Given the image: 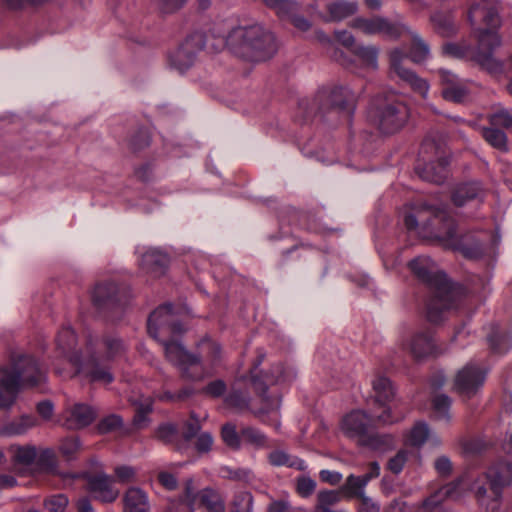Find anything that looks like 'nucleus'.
<instances>
[{
    "mask_svg": "<svg viewBox=\"0 0 512 512\" xmlns=\"http://www.w3.org/2000/svg\"><path fill=\"white\" fill-rule=\"evenodd\" d=\"M376 35H381L390 40H398L410 32V28L400 20L392 21L387 17L377 15Z\"/></svg>",
    "mask_w": 512,
    "mask_h": 512,
    "instance_id": "23",
    "label": "nucleus"
},
{
    "mask_svg": "<svg viewBox=\"0 0 512 512\" xmlns=\"http://www.w3.org/2000/svg\"><path fill=\"white\" fill-rule=\"evenodd\" d=\"M38 466L48 472H55L58 467L57 455L52 449H44L36 458Z\"/></svg>",
    "mask_w": 512,
    "mask_h": 512,
    "instance_id": "41",
    "label": "nucleus"
},
{
    "mask_svg": "<svg viewBox=\"0 0 512 512\" xmlns=\"http://www.w3.org/2000/svg\"><path fill=\"white\" fill-rule=\"evenodd\" d=\"M123 425V419L117 414H110L103 419L97 425V429L100 433H110L120 429Z\"/></svg>",
    "mask_w": 512,
    "mask_h": 512,
    "instance_id": "47",
    "label": "nucleus"
},
{
    "mask_svg": "<svg viewBox=\"0 0 512 512\" xmlns=\"http://www.w3.org/2000/svg\"><path fill=\"white\" fill-rule=\"evenodd\" d=\"M491 126L503 127L512 130V110L500 107L488 115Z\"/></svg>",
    "mask_w": 512,
    "mask_h": 512,
    "instance_id": "38",
    "label": "nucleus"
},
{
    "mask_svg": "<svg viewBox=\"0 0 512 512\" xmlns=\"http://www.w3.org/2000/svg\"><path fill=\"white\" fill-rule=\"evenodd\" d=\"M481 135L485 141L493 148L507 152L509 150L507 136L504 131L495 126L482 127Z\"/></svg>",
    "mask_w": 512,
    "mask_h": 512,
    "instance_id": "31",
    "label": "nucleus"
},
{
    "mask_svg": "<svg viewBox=\"0 0 512 512\" xmlns=\"http://www.w3.org/2000/svg\"><path fill=\"white\" fill-rule=\"evenodd\" d=\"M410 352L416 359H422L437 352L430 330L416 332L409 344Z\"/></svg>",
    "mask_w": 512,
    "mask_h": 512,
    "instance_id": "21",
    "label": "nucleus"
},
{
    "mask_svg": "<svg viewBox=\"0 0 512 512\" xmlns=\"http://www.w3.org/2000/svg\"><path fill=\"white\" fill-rule=\"evenodd\" d=\"M213 443L212 436L209 433H201L197 437L196 449L198 452H208L211 449Z\"/></svg>",
    "mask_w": 512,
    "mask_h": 512,
    "instance_id": "61",
    "label": "nucleus"
},
{
    "mask_svg": "<svg viewBox=\"0 0 512 512\" xmlns=\"http://www.w3.org/2000/svg\"><path fill=\"white\" fill-rule=\"evenodd\" d=\"M156 2L164 13H172L180 9L187 0H156Z\"/></svg>",
    "mask_w": 512,
    "mask_h": 512,
    "instance_id": "58",
    "label": "nucleus"
},
{
    "mask_svg": "<svg viewBox=\"0 0 512 512\" xmlns=\"http://www.w3.org/2000/svg\"><path fill=\"white\" fill-rule=\"evenodd\" d=\"M319 476L321 481L329 483L330 485H337L342 480V474L340 472L326 469L321 470Z\"/></svg>",
    "mask_w": 512,
    "mask_h": 512,
    "instance_id": "62",
    "label": "nucleus"
},
{
    "mask_svg": "<svg viewBox=\"0 0 512 512\" xmlns=\"http://www.w3.org/2000/svg\"><path fill=\"white\" fill-rule=\"evenodd\" d=\"M316 481L309 476H300L296 480V492L303 498L311 496L316 489Z\"/></svg>",
    "mask_w": 512,
    "mask_h": 512,
    "instance_id": "51",
    "label": "nucleus"
},
{
    "mask_svg": "<svg viewBox=\"0 0 512 512\" xmlns=\"http://www.w3.org/2000/svg\"><path fill=\"white\" fill-rule=\"evenodd\" d=\"M447 164L448 163L445 159H439L436 162H429L421 169L418 167L419 176L425 181L441 184L447 176Z\"/></svg>",
    "mask_w": 512,
    "mask_h": 512,
    "instance_id": "27",
    "label": "nucleus"
},
{
    "mask_svg": "<svg viewBox=\"0 0 512 512\" xmlns=\"http://www.w3.org/2000/svg\"><path fill=\"white\" fill-rule=\"evenodd\" d=\"M360 499V512H379L380 507L370 497L363 495Z\"/></svg>",
    "mask_w": 512,
    "mask_h": 512,
    "instance_id": "64",
    "label": "nucleus"
},
{
    "mask_svg": "<svg viewBox=\"0 0 512 512\" xmlns=\"http://www.w3.org/2000/svg\"><path fill=\"white\" fill-rule=\"evenodd\" d=\"M430 435V430L425 422H417L410 431L409 443L413 446H421Z\"/></svg>",
    "mask_w": 512,
    "mask_h": 512,
    "instance_id": "42",
    "label": "nucleus"
},
{
    "mask_svg": "<svg viewBox=\"0 0 512 512\" xmlns=\"http://www.w3.org/2000/svg\"><path fill=\"white\" fill-rule=\"evenodd\" d=\"M487 371L475 363H467L454 378V390L461 396L470 398L478 393L484 385Z\"/></svg>",
    "mask_w": 512,
    "mask_h": 512,
    "instance_id": "14",
    "label": "nucleus"
},
{
    "mask_svg": "<svg viewBox=\"0 0 512 512\" xmlns=\"http://www.w3.org/2000/svg\"><path fill=\"white\" fill-rule=\"evenodd\" d=\"M205 46L204 36L195 33L186 38L181 46L170 56V64L179 72H185L195 61L196 54Z\"/></svg>",
    "mask_w": 512,
    "mask_h": 512,
    "instance_id": "15",
    "label": "nucleus"
},
{
    "mask_svg": "<svg viewBox=\"0 0 512 512\" xmlns=\"http://www.w3.org/2000/svg\"><path fill=\"white\" fill-rule=\"evenodd\" d=\"M352 53L357 56L366 67L373 70L378 68L379 48L374 45H360L352 49Z\"/></svg>",
    "mask_w": 512,
    "mask_h": 512,
    "instance_id": "33",
    "label": "nucleus"
},
{
    "mask_svg": "<svg viewBox=\"0 0 512 512\" xmlns=\"http://www.w3.org/2000/svg\"><path fill=\"white\" fill-rule=\"evenodd\" d=\"M158 481L167 490H175L178 485L176 477L169 472H160L158 474Z\"/></svg>",
    "mask_w": 512,
    "mask_h": 512,
    "instance_id": "60",
    "label": "nucleus"
},
{
    "mask_svg": "<svg viewBox=\"0 0 512 512\" xmlns=\"http://www.w3.org/2000/svg\"><path fill=\"white\" fill-rule=\"evenodd\" d=\"M103 345L105 348L106 358L108 360L120 356L125 351L123 342L113 336L105 337L103 339Z\"/></svg>",
    "mask_w": 512,
    "mask_h": 512,
    "instance_id": "46",
    "label": "nucleus"
},
{
    "mask_svg": "<svg viewBox=\"0 0 512 512\" xmlns=\"http://www.w3.org/2000/svg\"><path fill=\"white\" fill-rule=\"evenodd\" d=\"M230 512H253V496L251 493L247 491L235 493Z\"/></svg>",
    "mask_w": 512,
    "mask_h": 512,
    "instance_id": "37",
    "label": "nucleus"
},
{
    "mask_svg": "<svg viewBox=\"0 0 512 512\" xmlns=\"http://www.w3.org/2000/svg\"><path fill=\"white\" fill-rule=\"evenodd\" d=\"M409 117L408 107L394 96L377 99L369 110L368 118L385 134L400 130Z\"/></svg>",
    "mask_w": 512,
    "mask_h": 512,
    "instance_id": "9",
    "label": "nucleus"
},
{
    "mask_svg": "<svg viewBox=\"0 0 512 512\" xmlns=\"http://www.w3.org/2000/svg\"><path fill=\"white\" fill-rule=\"evenodd\" d=\"M222 439L229 447L239 449L242 442L240 433L238 434L236 428L232 424H226L222 427Z\"/></svg>",
    "mask_w": 512,
    "mask_h": 512,
    "instance_id": "48",
    "label": "nucleus"
},
{
    "mask_svg": "<svg viewBox=\"0 0 512 512\" xmlns=\"http://www.w3.org/2000/svg\"><path fill=\"white\" fill-rule=\"evenodd\" d=\"M452 400L445 394H438L432 399L434 418L449 423L451 420L450 407Z\"/></svg>",
    "mask_w": 512,
    "mask_h": 512,
    "instance_id": "32",
    "label": "nucleus"
},
{
    "mask_svg": "<svg viewBox=\"0 0 512 512\" xmlns=\"http://www.w3.org/2000/svg\"><path fill=\"white\" fill-rule=\"evenodd\" d=\"M350 27L362 32L365 35H376L377 16L371 18L356 17L350 22Z\"/></svg>",
    "mask_w": 512,
    "mask_h": 512,
    "instance_id": "40",
    "label": "nucleus"
},
{
    "mask_svg": "<svg viewBox=\"0 0 512 512\" xmlns=\"http://www.w3.org/2000/svg\"><path fill=\"white\" fill-rule=\"evenodd\" d=\"M398 419L399 417L391 415L389 408L384 409L383 413L377 416L368 415L361 410H354L342 419L341 430L346 436L354 438L363 436L375 422L391 424L398 421Z\"/></svg>",
    "mask_w": 512,
    "mask_h": 512,
    "instance_id": "12",
    "label": "nucleus"
},
{
    "mask_svg": "<svg viewBox=\"0 0 512 512\" xmlns=\"http://www.w3.org/2000/svg\"><path fill=\"white\" fill-rule=\"evenodd\" d=\"M37 458V450L34 446L17 447L13 454V460L21 465L28 466Z\"/></svg>",
    "mask_w": 512,
    "mask_h": 512,
    "instance_id": "43",
    "label": "nucleus"
},
{
    "mask_svg": "<svg viewBox=\"0 0 512 512\" xmlns=\"http://www.w3.org/2000/svg\"><path fill=\"white\" fill-rule=\"evenodd\" d=\"M484 194L485 192L480 183H464L456 187L452 194V201L456 206L462 207L470 201L477 200L481 202Z\"/></svg>",
    "mask_w": 512,
    "mask_h": 512,
    "instance_id": "22",
    "label": "nucleus"
},
{
    "mask_svg": "<svg viewBox=\"0 0 512 512\" xmlns=\"http://www.w3.org/2000/svg\"><path fill=\"white\" fill-rule=\"evenodd\" d=\"M226 388L227 387L225 382L223 380L218 379L208 383L204 387L203 392L211 397H220L225 393Z\"/></svg>",
    "mask_w": 512,
    "mask_h": 512,
    "instance_id": "55",
    "label": "nucleus"
},
{
    "mask_svg": "<svg viewBox=\"0 0 512 512\" xmlns=\"http://www.w3.org/2000/svg\"><path fill=\"white\" fill-rule=\"evenodd\" d=\"M462 483L463 481L459 479L441 487L438 491H436L433 495L424 501L423 506L425 508L436 506L445 498L457 499L461 495L460 489Z\"/></svg>",
    "mask_w": 512,
    "mask_h": 512,
    "instance_id": "28",
    "label": "nucleus"
},
{
    "mask_svg": "<svg viewBox=\"0 0 512 512\" xmlns=\"http://www.w3.org/2000/svg\"><path fill=\"white\" fill-rule=\"evenodd\" d=\"M409 267L415 276L433 290V298L427 304V319L437 324L444 318V312L453 307L458 288L447 278L446 274L437 270L429 257H417L410 261Z\"/></svg>",
    "mask_w": 512,
    "mask_h": 512,
    "instance_id": "4",
    "label": "nucleus"
},
{
    "mask_svg": "<svg viewBox=\"0 0 512 512\" xmlns=\"http://www.w3.org/2000/svg\"><path fill=\"white\" fill-rule=\"evenodd\" d=\"M113 478L105 473L91 475L87 478L89 492L101 502H113L119 496V490L113 486Z\"/></svg>",
    "mask_w": 512,
    "mask_h": 512,
    "instance_id": "19",
    "label": "nucleus"
},
{
    "mask_svg": "<svg viewBox=\"0 0 512 512\" xmlns=\"http://www.w3.org/2000/svg\"><path fill=\"white\" fill-rule=\"evenodd\" d=\"M353 474L349 475L346 479L345 484L342 487V491L345 492L350 497H361L365 495L364 487L361 484V481L352 480V478H357Z\"/></svg>",
    "mask_w": 512,
    "mask_h": 512,
    "instance_id": "52",
    "label": "nucleus"
},
{
    "mask_svg": "<svg viewBox=\"0 0 512 512\" xmlns=\"http://www.w3.org/2000/svg\"><path fill=\"white\" fill-rule=\"evenodd\" d=\"M490 348L498 354L506 353L512 346V336L509 333H500L493 331L487 337Z\"/></svg>",
    "mask_w": 512,
    "mask_h": 512,
    "instance_id": "35",
    "label": "nucleus"
},
{
    "mask_svg": "<svg viewBox=\"0 0 512 512\" xmlns=\"http://www.w3.org/2000/svg\"><path fill=\"white\" fill-rule=\"evenodd\" d=\"M36 424L37 420L34 416L24 415L19 420L10 423L6 427V432L9 435H21L36 426Z\"/></svg>",
    "mask_w": 512,
    "mask_h": 512,
    "instance_id": "39",
    "label": "nucleus"
},
{
    "mask_svg": "<svg viewBox=\"0 0 512 512\" xmlns=\"http://www.w3.org/2000/svg\"><path fill=\"white\" fill-rule=\"evenodd\" d=\"M96 416L97 411L94 407L84 403H75L62 412L60 422L66 429L79 430L89 426Z\"/></svg>",
    "mask_w": 512,
    "mask_h": 512,
    "instance_id": "18",
    "label": "nucleus"
},
{
    "mask_svg": "<svg viewBox=\"0 0 512 512\" xmlns=\"http://www.w3.org/2000/svg\"><path fill=\"white\" fill-rule=\"evenodd\" d=\"M485 478L489 483L492 500L490 504H486L487 490L484 486L476 488V495L482 506H486L490 512H495L499 508V500L502 495V489L512 482V464L508 462H500L491 466L485 473Z\"/></svg>",
    "mask_w": 512,
    "mask_h": 512,
    "instance_id": "11",
    "label": "nucleus"
},
{
    "mask_svg": "<svg viewBox=\"0 0 512 512\" xmlns=\"http://www.w3.org/2000/svg\"><path fill=\"white\" fill-rule=\"evenodd\" d=\"M123 502L124 512L149 511L148 496L140 488H129L124 494Z\"/></svg>",
    "mask_w": 512,
    "mask_h": 512,
    "instance_id": "25",
    "label": "nucleus"
},
{
    "mask_svg": "<svg viewBox=\"0 0 512 512\" xmlns=\"http://www.w3.org/2000/svg\"><path fill=\"white\" fill-rule=\"evenodd\" d=\"M225 42L236 56L252 62L265 61L277 50L274 35L260 24L233 28Z\"/></svg>",
    "mask_w": 512,
    "mask_h": 512,
    "instance_id": "5",
    "label": "nucleus"
},
{
    "mask_svg": "<svg viewBox=\"0 0 512 512\" xmlns=\"http://www.w3.org/2000/svg\"><path fill=\"white\" fill-rule=\"evenodd\" d=\"M168 262L169 258L166 253L156 248H150L141 255L140 267L144 272L159 277L164 274Z\"/></svg>",
    "mask_w": 512,
    "mask_h": 512,
    "instance_id": "20",
    "label": "nucleus"
},
{
    "mask_svg": "<svg viewBox=\"0 0 512 512\" xmlns=\"http://www.w3.org/2000/svg\"><path fill=\"white\" fill-rule=\"evenodd\" d=\"M176 435V428L171 424L161 425L157 430V437L166 443H171Z\"/></svg>",
    "mask_w": 512,
    "mask_h": 512,
    "instance_id": "57",
    "label": "nucleus"
},
{
    "mask_svg": "<svg viewBox=\"0 0 512 512\" xmlns=\"http://www.w3.org/2000/svg\"><path fill=\"white\" fill-rule=\"evenodd\" d=\"M267 459L269 464L275 467L285 466L298 471H304L307 469V464L303 459L290 455L284 450L278 449L270 452Z\"/></svg>",
    "mask_w": 512,
    "mask_h": 512,
    "instance_id": "26",
    "label": "nucleus"
},
{
    "mask_svg": "<svg viewBox=\"0 0 512 512\" xmlns=\"http://www.w3.org/2000/svg\"><path fill=\"white\" fill-rule=\"evenodd\" d=\"M129 297V291L126 286H120L114 281H105L98 283L92 294L93 303L99 309L111 308L118 304H123Z\"/></svg>",
    "mask_w": 512,
    "mask_h": 512,
    "instance_id": "16",
    "label": "nucleus"
},
{
    "mask_svg": "<svg viewBox=\"0 0 512 512\" xmlns=\"http://www.w3.org/2000/svg\"><path fill=\"white\" fill-rule=\"evenodd\" d=\"M242 442L253 446L256 449L267 447V437L264 433L254 427H244L240 430Z\"/></svg>",
    "mask_w": 512,
    "mask_h": 512,
    "instance_id": "36",
    "label": "nucleus"
},
{
    "mask_svg": "<svg viewBox=\"0 0 512 512\" xmlns=\"http://www.w3.org/2000/svg\"><path fill=\"white\" fill-rule=\"evenodd\" d=\"M225 402L230 407L243 410L248 407L249 397L247 394L233 388L231 393L226 397Z\"/></svg>",
    "mask_w": 512,
    "mask_h": 512,
    "instance_id": "49",
    "label": "nucleus"
},
{
    "mask_svg": "<svg viewBox=\"0 0 512 512\" xmlns=\"http://www.w3.org/2000/svg\"><path fill=\"white\" fill-rule=\"evenodd\" d=\"M147 329L149 335L163 345L166 359L178 369L184 380H203L212 374L220 364L221 347L219 344L211 341L203 343L207 349L206 357L210 361V368L207 369L198 355L190 353L179 341L173 339V337L183 334L185 329L170 303L159 306L150 314Z\"/></svg>",
    "mask_w": 512,
    "mask_h": 512,
    "instance_id": "1",
    "label": "nucleus"
},
{
    "mask_svg": "<svg viewBox=\"0 0 512 512\" xmlns=\"http://www.w3.org/2000/svg\"><path fill=\"white\" fill-rule=\"evenodd\" d=\"M264 4L275 9L281 17L289 14L292 10H296L297 4L290 0H262Z\"/></svg>",
    "mask_w": 512,
    "mask_h": 512,
    "instance_id": "50",
    "label": "nucleus"
},
{
    "mask_svg": "<svg viewBox=\"0 0 512 512\" xmlns=\"http://www.w3.org/2000/svg\"><path fill=\"white\" fill-rule=\"evenodd\" d=\"M431 22L436 32L443 37L454 35L458 29L453 17L448 13H434L431 16Z\"/></svg>",
    "mask_w": 512,
    "mask_h": 512,
    "instance_id": "30",
    "label": "nucleus"
},
{
    "mask_svg": "<svg viewBox=\"0 0 512 512\" xmlns=\"http://www.w3.org/2000/svg\"><path fill=\"white\" fill-rule=\"evenodd\" d=\"M183 501L190 512H224L220 495L211 489L196 491L192 479L185 483Z\"/></svg>",
    "mask_w": 512,
    "mask_h": 512,
    "instance_id": "13",
    "label": "nucleus"
},
{
    "mask_svg": "<svg viewBox=\"0 0 512 512\" xmlns=\"http://www.w3.org/2000/svg\"><path fill=\"white\" fill-rule=\"evenodd\" d=\"M359 5L356 1L336 0L327 4L328 19L331 22H340L358 11Z\"/></svg>",
    "mask_w": 512,
    "mask_h": 512,
    "instance_id": "24",
    "label": "nucleus"
},
{
    "mask_svg": "<svg viewBox=\"0 0 512 512\" xmlns=\"http://www.w3.org/2000/svg\"><path fill=\"white\" fill-rule=\"evenodd\" d=\"M295 10H292L289 14L285 15L284 17H288L291 21V23L299 30L301 31H307L311 24L310 22L300 15H295L293 12Z\"/></svg>",
    "mask_w": 512,
    "mask_h": 512,
    "instance_id": "63",
    "label": "nucleus"
},
{
    "mask_svg": "<svg viewBox=\"0 0 512 512\" xmlns=\"http://www.w3.org/2000/svg\"><path fill=\"white\" fill-rule=\"evenodd\" d=\"M408 459V452L406 450H400L394 457L388 462V469L394 473L399 474Z\"/></svg>",
    "mask_w": 512,
    "mask_h": 512,
    "instance_id": "54",
    "label": "nucleus"
},
{
    "mask_svg": "<svg viewBox=\"0 0 512 512\" xmlns=\"http://www.w3.org/2000/svg\"><path fill=\"white\" fill-rule=\"evenodd\" d=\"M499 170L503 175L504 183L512 191V164L510 162L500 159Z\"/></svg>",
    "mask_w": 512,
    "mask_h": 512,
    "instance_id": "59",
    "label": "nucleus"
},
{
    "mask_svg": "<svg viewBox=\"0 0 512 512\" xmlns=\"http://www.w3.org/2000/svg\"><path fill=\"white\" fill-rule=\"evenodd\" d=\"M498 5V0H474L468 12L469 22L473 27L479 23L487 26L486 29H476L479 32L478 47L474 49L465 42H448L442 46L443 54L473 60L490 73L500 72L502 64L493 57V50L501 44L499 35L493 30L499 26Z\"/></svg>",
    "mask_w": 512,
    "mask_h": 512,
    "instance_id": "3",
    "label": "nucleus"
},
{
    "mask_svg": "<svg viewBox=\"0 0 512 512\" xmlns=\"http://www.w3.org/2000/svg\"><path fill=\"white\" fill-rule=\"evenodd\" d=\"M152 410V400L147 397L136 406L133 422L138 428H143L147 423V416Z\"/></svg>",
    "mask_w": 512,
    "mask_h": 512,
    "instance_id": "45",
    "label": "nucleus"
},
{
    "mask_svg": "<svg viewBox=\"0 0 512 512\" xmlns=\"http://www.w3.org/2000/svg\"><path fill=\"white\" fill-rule=\"evenodd\" d=\"M405 227L419 236L438 242L445 248L460 251L465 257L476 259L483 255L480 242L468 244L467 236L458 234L454 218L444 208L423 201L406 204L402 210Z\"/></svg>",
    "mask_w": 512,
    "mask_h": 512,
    "instance_id": "2",
    "label": "nucleus"
},
{
    "mask_svg": "<svg viewBox=\"0 0 512 512\" xmlns=\"http://www.w3.org/2000/svg\"><path fill=\"white\" fill-rule=\"evenodd\" d=\"M45 380V372L30 355L12 357L10 368H0V408H10L23 386H35Z\"/></svg>",
    "mask_w": 512,
    "mask_h": 512,
    "instance_id": "6",
    "label": "nucleus"
},
{
    "mask_svg": "<svg viewBox=\"0 0 512 512\" xmlns=\"http://www.w3.org/2000/svg\"><path fill=\"white\" fill-rule=\"evenodd\" d=\"M44 505L49 512H64L68 498L64 494L53 495L45 500Z\"/></svg>",
    "mask_w": 512,
    "mask_h": 512,
    "instance_id": "53",
    "label": "nucleus"
},
{
    "mask_svg": "<svg viewBox=\"0 0 512 512\" xmlns=\"http://www.w3.org/2000/svg\"><path fill=\"white\" fill-rule=\"evenodd\" d=\"M81 447L82 444L78 437L69 436L60 440L58 450L62 458L67 462H70L77 458V455L81 450Z\"/></svg>",
    "mask_w": 512,
    "mask_h": 512,
    "instance_id": "34",
    "label": "nucleus"
},
{
    "mask_svg": "<svg viewBox=\"0 0 512 512\" xmlns=\"http://www.w3.org/2000/svg\"><path fill=\"white\" fill-rule=\"evenodd\" d=\"M437 74L442 86L441 94L445 100L463 103L468 99L470 90L466 81L444 68L438 69Z\"/></svg>",
    "mask_w": 512,
    "mask_h": 512,
    "instance_id": "17",
    "label": "nucleus"
},
{
    "mask_svg": "<svg viewBox=\"0 0 512 512\" xmlns=\"http://www.w3.org/2000/svg\"><path fill=\"white\" fill-rule=\"evenodd\" d=\"M355 94L347 86L327 85L318 90L314 105L319 112L335 111L350 115L354 110Z\"/></svg>",
    "mask_w": 512,
    "mask_h": 512,
    "instance_id": "10",
    "label": "nucleus"
},
{
    "mask_svg": "<svg viewBox=\"0 0 512 512\" xmlns=\"http://www.w3.org/2000/svg\"><path fill=\"white\" fill-rule=\"evenodd\" d=\"M405 34L411 37V47L407 54L402 48L396 47L389 51V64L391 70L405 82L410 88L426 98L429 92V83L424 78L418 76L413 70L406 68L403 62L410 58L413 63L420 64L430 57V47L428 43L417 33L410 29Z\"/></svg>",
    "mask_w": 512,
    "mask_h": 512,
    "instance_id": "8",
    "label": "nucleus"
},
{
    "mask_svg": "<svg viewBox=\"0 0 512 512\" xmlns=\"http://www.w3.org/2000/svg\"><path fill=\"white\" fill-rule=\"evenodd\" d=\"M76 336L69 326L63 327L57 334L56 346L59 354L66 358L73 368L69 377L79 375L89 382L109 384L114 380L110 368L100 362L96 357L83 361L81 355L75 350Z\"/></svg>",
    "mask_w": 512,
    "mask_h": 512,
    "instance_id": "7",
    "label": "nucleus"
},
{
    "mask_svg": "<svg viewBox=\"0 0 512 512\" xmlns=\"http://www.w3.org/2000/svg\"><path fill=\"white\" fill-rule=\"evenodd\" d=\"M114 472L117 481L123 484L132 482L135 478V470L130 466H117Z\"/></svg>",
    "mask_w": 512,
    "mask_h": 512,
    "instance_id": "56",
    "label": "nucleus"
},
{
    "mask_svg": "<svg viewBox=\"0 0 512 512\" xmlns=\"http://www.w3.org/2000/svg\"><path fill=\"white\" fill-rule=\"evenodd\" d=\"M372 385L375 393V402L381 407H385L395 394L391 381L384 376H378L373 380Z\"/></svg>",
    "mask_w": 512,
    "mask_h": 512,
    "instance_id": "29",
    "label": "nucleus"
},
{
    "mask_svg": "<svg viewBox=\"0 0 512 512\" xmlns=\"http://www.w3.org/2000/svg\"><path fill=\"white\" fill-rule=\"evenodd\" d=\"M340 500L339 493L334 490L320 491L317 496V505L315 512L322 511V509H331V507Z\"/></svg>",
    "mask_w": 512,
    "mask_h": 512,
    "instance_id": "44",
    "label": "nucleus"
}]
</instances>
